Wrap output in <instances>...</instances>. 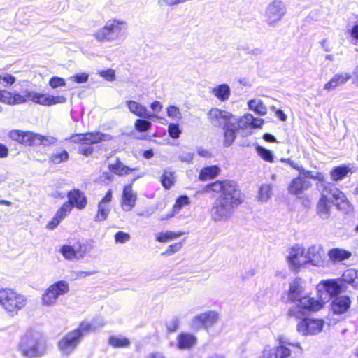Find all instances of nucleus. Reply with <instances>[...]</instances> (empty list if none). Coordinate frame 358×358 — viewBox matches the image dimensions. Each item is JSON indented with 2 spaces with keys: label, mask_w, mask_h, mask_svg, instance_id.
Segmentation results:
<instances>
[{
  "label": "nucleus",
  "mask_w": 358,
  "mask_h": 358,
  "mask_svg": "<svg viewBox=\"0 0 358 358\" xmlns=\"http://www.w3.org/2000/svg\"><path fill=\"white\" fill-rule=\"evenodd\" d=\"M210 92L220 101H224L229 99L231 90L227 84H221L211 89Z\"/></svg>",
  "instance_id": "nucleus-34"
},
{
  "label": "nucleus",
  "mask_w": 358,
  "mask_h": 358,
  "mask_svg": "<svg viewBox=\"0 0 358 358\" xmlns=\"http://www.w3.org/2000/svg\"><path fill=\"white\" fill-rule=\"evenodd\" d=\"M349 34L352 39L358 41V24H355L352 27L351 29L349 30Z\"/></svg>",
  "instance_id": "nucleus-62"
},
{
  "label": "nucleus",
  "mask_w": 358,
  "mask_h": 358,
  "mask_svg": "<svg viewBox=\"0 0 358 358\" xmlns=\"http://www.w3.org/2000/svg\"><path fill=\"white\" fill-rule=\"evenodd\" d=\"M138 200L137 192L134 189L131 183L125 185L122 188V192L120 196V207L124 212L132 210Z\"/></svg>",
  "instance_id": "nucleus-15"
},
{
  "label": "nucleus",
  "mask_w": 358,
  "mask_h": 358,
  "mask_svg": "<svg viewBox=\"0 0 358 358\" xmlns=\"http://www.w3.org/2000/svg\"><path fill=\"white\" fill-rule=\"evenodd\" d=\"M220 320V314L215 310H208L199 313L192 320V327L195 330H206L216 324Z\"/></svg>",
  "instance_id": "nucleus-11"
},
{
  "label": "nucleus",
  "mask_w": 358,
  "mask_h": 358,
  "mask_svg": "<svg viewBox=\"0 0 358 358\" xmlns=\"http://www.w3.org/2000/svg\"><path fill=\"white\" fill-rule=\"evenodd\" d=\"M343 280L354 287H358V271L355 269L347 270L343 275Z\"/></svg>",
  "instance_id": "nucleus-41"
},
{
  "label": "nucleus",
  "mask_w": 358,
  "mask_h": 358,
  "mask_svg": "<svg viewBox=\"0 0 358 358\" xmlns=\"http://www.w3.org/2000/svg\"><path fill=\"white\" fill-rule=\"evenodd\" d=\"M204 193L217 196L210 210L212 220L215 222L229 219L235 208L245 201L246 196L240 185L235 180L218 179L206 184L202 190Z\"/></svg>",
  "instance_id": "nucleus-1"
},
{
  "label": "nucleus",
  "mask_w": 358,
  "mask_h": 358,
  "mask_svg": "<svg viewBox=\"0 0 358 358\" xmlns=\"http://www.w3.org/2000/svg\"><path fill=\"white\" fill-rule=\"evenodd\" d=\"M8 136L12 141L25 147L50 146L57 141V139L51 136L20 129L10 130Z\"/></svg>",
  "instance_id": "nucleus-7"
},
{
  "label": "nucleus",
  "mask_w": 358,
  "mask_h": 358,
  "mask_svg": "<svg viewBox=\"0 0 358 358\" xmlns=\"http://www.w3.org/2000/svg\"><path fill=\"white\" fill-rule=\"evenodd\" d=\"M166 113L169 117L173 120L181 119V113L178 107L169 106L166 108Z\"/></svg>",
  "instance_id": "nucleus-50"
},
{
  "label": "nucleus",
  "mask_w": 358,
  "mask_h": 358,
  "mask_svg": "<svg viewBox=\"0 0 358 358\" xmlns=\"http://www.w3.org/2000/svg\"><path fill=\"white\" fill-rule=\"evenodd\" d=\"M285 14V8L281 1H273L266 9V17L268 24H273L282 19Z\"/></svg>",
  "instance_id": "nucleus-18"
},
{
  "label": "nucleus",
  "mask_w": 358,
  "mask_h": 358,
  "mask_svg": "<svg viewBox=\"0 0 358 358\" xmlns=\"http://www.w3.org/2000/svg\"><path fill=\"white\" fill-rule=\"evenodd\" d=\"M352 78L350 73H345L344 74H335L324 85V89L330 91L341 85L345 84Z\"/></svg>",
  "instance_id": "nucleus-30"
},
{
  "label": "nucleus",
  "mask_w": 358,
  "mask_h": 358,
  "mask_svg": "<svg viewBox=\"0 0 358 358\" xmlns=\"http://www.w3.org/2000/svg\"><path fill=\"white\" fill-rule=\"evenodd\" d=\"M248 108L259 115L264 116L267 113V108L260 99H253L248 101Z\"/></svg>",
  "instance_id": "nucleus-37"
},
{
  "label": "nucleus",
  "mask_w": 358,
  "mask_h": 358,
  "mask_svg": "<svg viewBox=\"0 0 358 358\" xmlns=\"http://www.w3.org/2000/svg\"><path fill=\"white\" fill-rule=\"evenodd\" d=\"M94 330L92 324L81 322L77 327L67 331L57 343V348L62 355H70L78 346L83 338Z\"/></svg>",
  "instance_id": "nucleus-4"
},
{
  "label": "nucleus",
  "mask_w": 358,
  "mask_h": 358,
  "mask_svg": "<svg viewBox=\"0 0 358 358\" xmlns=\"http://www.w3.org/2000/svg\"><path fill=\"white\" fill-rule=\"evenodd\" d=\"M49 85L50 86L53 88V89H55L57 87H64L66 85V81L64 78H61V77H58V76H52L50 80H49Z\"/></svg>",
  "instance_id": "nucleus-52"
},
{
  "label": "nucleus",
  "mask_w": 358,
  "mask_h": 358,
  "mask_svg": "<svg viewBox=\"0 0 358 358\" xmlns=\"http://www.w3.org/2000/svg\"><path fill=\"white\" fill-rule=\"evenodd\" d=\"M264 122V121L263 119L255 117L252 115L251 129H253L262 128Z\"/></svg>",
  "instance_id": "nucleus-61"
},
{
  "label": "nucleus",
  "mask_w": 358,
  "mask_h": 358,
  "mask_svg": "<svg viewBox=\"0 0 358 358\" xmlns=\"http://www.w3.org/2000/svg\"><path fill=\"white\" fill-rule=\"evenodd\" d=\"M351 173H352V169L348 165L342 164L334 166L329 173L331 180L334 182H337L342 180Z\"/></svg>",
  "instance_id": "nucleus-31"
},
{
  "label": "nucleus",
  "mask_w": 358,
  "mask_h": 358,
  "mask_svg": "<svg viewBox=\"0 0 358 358\" xmlns=\"http://www.w3.org/2000/svg\"><path fill=\"white\" fill-rule=\"evenodd\" d=\"M63 220L55 213L53 217L46 224V229L53 230L56 228Z\"/></svg>",
  "instance_id": "nucleus-55"
},
{
  "label": "nucleus",
  "mask_w": 358,
  "mask_h": 358,
  "mask_svg": "<svg viewBox=\"0 0 358 358\" xmlns=\"http://www.w3.org/2000/svg\"><path fill=\"white\" fill-rule=\"evenodd\" d=\"M305 256V251L303 248L293 247L292 248L289 255L287 257V260L294 268H299L306 264L305 261H301V259Z\"/></svg>",
  "instance_id": "nucleus-26"
},
{
  "label": "nucleus",
  "mask_w": 358,
  "mask_h": 358,
  "mask_svg": "<svg viewBox=\"0 0 358 358\" xmlns=\"http://www.w3.org/2000/svg\"><path fill=\"white\" fill-rule=\"evenodd\" d=\"M113 199V191L111 189H108L103 197L101 199L99 203L102 205H108Z\"/></svg>",
  "instance_id": "nucleus-59"
},
{
  "label": "nucleus",
  "mask_w": 358,
  "mask_h": 358,
  "mask_svg": "<svg viewBox=\"0 0 358 358\" xmlns=\"http://www.w3.org/2000/svg\"><path fill=\"white\" fill-rule=\"evenodd\" d=\"M346 201L344 193L331 182L322 185L320 196L316 206L319 215L328 217L333 204L338 206Z\"/></svg>",
  "instance_id": "nucleus-5"
},
{
  "label": "nucleus",
  "mask_w": 358,
  "mask_h": 358,
  "mask_svg": "<svg viewBox=\"0 0 358 358\" xmlns=\"http://www.w3.org/2000/svg\"><path fill=\"white\" fill-rule=\"evenodd\" d=\"M291 350L285 344L280 343L275 347L266 345L261 352L259 358H289Z\"/></svg>",
  "instance_id": "nucleus-19"
},
{
  "label": "nucleus",
  "mask_w": 358,
  "mask_h": 358,
  "mask_svg": "<svg viewBox=\"0 0 358 358\" xmlns=\"http://www.w3.org/2000/svg\"><path fill=\"white\" fill-rule=\"evenodd\" d=\"M301 175H302L303 177L306 179L310 178L314 180H317L321 183H324L325 182V176L323 173L317 171L315 173H313L311 171L306 170L303 169V171L302 172H299Z\"/></svg>",
  "instance_id": "nucleus-43"
},
{
  "label": "nucleus",
  "mask_w": 358,
  "mask_h": 358,
  "mask_svg": "<svg viewBox=\"0 0 358 358\" xmlns=\"http://www.w3.org/2000/svg\"><path fill=\"white\" fill-rule=\"evenodd\" d=\"M8 148L5 145L0 143V158H5L8 156Z\"/></svg>",
  "instance_id": "nucleus-64"
},
{
  "label": "nucleus",
  "mask_w": 358,
  "mask_h": 358,
  "mask_svg": "<svg viewBox=\"0 0 358 358\" xmlns=\"http://www.w3.org/2000/svg\"><path fill=\"white\" fill-rule=\"evenodd\" d=\"M224 139L223 143L225 146H230L236 138V131L239 130L236 123L230 120L226 122L223 126Z\"/></svg>",
  "instance_id": "nucleus-27"
},
{
  "label": "nucleus",
  "mask_w": 358,
  "mask_h": 358,
  "mask_svg": "<svg viewBox=\"0 0 358 358\" xmlns=\"http://www.w3.org/2000/svg\"><path fill=\"white\" fill-rule=\"evenodd\" d=\"M16 78L13 75L6 73L4 75H0V85L6 84L11 85L15 83Z\"/></svg>",
  "instance_id": "nucleus-56"
},
{
  "label": "nucleus",
  "mask_w": 358,
  "mask_h": 358,
  "mask_svg": "<svg viewBox=\"0 0 358 358\" xmlns=\"http://www.w3.org/2000/svg\"><path fill=\"white\" fill-rule=\"evenodd\" d=\"M168 133L171 138L173 139L178 138L182 133L181 129L179 128L178 124L170 123L168 126Z\"/></svg>",
  "instance_id": "nucleus-49"
},
{
  "label": "nucleus",
  "mask_w": 358,
  "mask_h": 358,
  "mask_svg": "<svg viewBox=\"0 0 358 358\" xmlns=\"http://www.w3.org/2000/svg\"><path fill=\"white\" fill-rule=\"evenodd\" d=\"M302 287L299 282L294 281L289 285L287 296L290 302L295 306L289 308L287 316L300 319L310 312H316L323 307L322 301L310 297L308 295L301 296Z\"/></svg>",
  "instance_id": "nucleus-2"
},
{
  "label": "nucleus",
  "mask_w": 358,
  "mask_h": 358,
  "mask_svg": "<svg viewBox=\"0 0 358 358\" xmlns=\"http://www.w3.org/2000/svg\"><path fill=\"white\" fill-rule=\"evenodd\" d=\"M160 182L165 189H170L176 182L175 173L165 169L160 177Z\"/></svg>",
  "instance_id": "nucleus-35"
},
{
  "label": "nucleus",
  "mask_w": 358,
  "mask_h": 358,
  "mask_svg": "<svg viewBox=\"0 0 358 358\" xmlns=\"http://www.w3.org/2000/svg\"><path fill=\"white\" fill-rule=\"evenodd\" d=\"M69 291V286L66 281H57L44 291L41 296V303L44 306H52L56 303L59 296L64 295Z\"/></svg>",
  "instance_id": "nucleus-10"
},
{
  "label": "nucleus",
  "mask_w": 358,
  "mask_h": 358,
  "mask_svg": "<svg viewBox=\"0 0 358 358\" xmlns=\"http://www.w3.org/2000/svg\"><path fill=\"white\" fill-rule=\"evenodd\" d=\"M29 90H26L23 94L17 92H10L6 90H0V101L3 103L14 106L26 103L29 101Z\"/></svg>",
  "instance_id": "nucleus-17"
},
{
  "label": "nucleus",
  "mask_w": 358,
  "mask_h": 358,
  "mask_svg": "<svg viewBox=\"0 0 358 358\" xmlns=\"http://www.w3.org/2000/svg\"><path fill=\"white\" fill-rule=\"evenodd\" d=\"M189 199L187 195H180L178 196L172 207V215L178 213L182 209V208L189 205Z\"/></svg>",
  "instance_id": "nucleus-42"
},
{
  "label": "nucleus",
  "mask_w": 358,
  "mask_h": 358,
  "mask_svg": "<svg viewBox=\"0 0 358 358\" xmlns=\"http://www.w3.org/2000/svg\"><path fill=\"white\" fill-rule=\"evenodd\" d=\"M306 257V263H310L315 266H324L326 264L325 255L322 250L313 245L308 248Z\"/></svg>",
  "instance_id": "nucleus-21"
},
{
  "label": "nucleus",
  "mask_w": 358,
  "mask_h": 358,
  "mask_svg": "<svg viewBox=\"0 0 358 358\" xmlns=\"http://www.w3.org/2000/svg\"><path fill=\"white\" fill-rule=\"evenodd\" d=\"M232 117L233 115L231 113L217 108H211L207 113L208 121L212 124L218 125H220L222 122L224 124L226 122L231 120Z\"/></svg>",
  "instance_id": "nucleus-22"
},
{
  "label": "nucleus",
  "mask_w": 358,
  "mask_h": 358,
  "mask_svg": "<svg viewBox=\"0 0 358 358\" xmlns=\"http://www.w3.org/2000/svg\"><path fill=\"white\" fill-rule=\"evenodd\" d=\"M88 251V245L81 241H77L73 245H63L60 248L61 254L67 260L82 258Z\"/></svg>",
  "instance_id": "nucleus-13"
},
{
  "label": "nucleus",
  "mask_w": 358,
  "mask_h": 358,
  "mask_svg": "<svg viewBox=\"0 0 358 358\" xmlns=\"http://www.w3.org/2000/svg\"><path fill=\"white\" fill-rule=\"evenodd\" d=\"M182 246V241L169 245L166 250L162 253L163 255L171 256L178 252Z\"/></svg>",
  "instance_id": "nucleus-48"
},
{
  "label": "nucleus",
  "mask_w": 358,
  "mask_h": 358,
  "mask_svg": "<svg viewBox=\"0 0 358 358\" xmlns=\"http://www.w3.org/2000/svg\"><path fill=\"white\" fill-rule=\"evenodd\" d=\"M125 22L120 20L113 19L94 34V37L99 42L110 41L116 38L120 33Z\"/></svg>",
  "instance_id": "nucleus-9"
},
{
  "label": "nucleus",
  "mask_w": 358,
  "mask_h": 358,
  "mask_svg": "<svg viewBox=\"0 0 358 358\" xmlns=\"http://www.w3.org/2000/svg\"><path fill=\"white\" fill-rule=\"evenodd\" d=\"M271 190L270 185H263L259 189V196L262 199H268Z\"/></svg>",
  "instance_id": "nucleus-60"
},
{
  "label": "nucleus",
  "mask_w": 358,
  "mask_h": 358,
  "mask_svg": "<svg viewBox=\"0 0 358 358\" xmlns=\"http://www.w3.org/2000/svg\"><path fill=\"white\" fill-rule=\"evenodd\" d=\"M66 201L73 208L84 210L87 205V197L85 192L78 188H73L66 193Z\"/></svg>",
  "instance_id": "nucleus-20"
},
{
  "label": "nucleus",
  "mask_w": 358,
  "mask_h": 358,
  "mask_svg": "<svg viewBox=\"0 0 358 358\" xmlns=\"http://www.w3.org/2000/svg\"><path fill=\"white\" fill-rule=\"evenodd\" d=\"M280 161L283 163L287 164L292 168L299 172H302L303 171V167L302 166L298 165L294 160L290 158H282L280 159Z\"/></svg>",
  "instance_id": "nucleus-57"
},
{
  "label": "nucleus",
  "mask_w": 358,
  "mask_h": 358,
  "mask_svg": "<svg viewBox=\"0 0 358 358\" xmlns=\"http://www.w3.org/2000/svg\"><path fill=\"white\" fill-rule=\"evenodd\" d=\"M185 234V232L182 231H166L164 232H160L157 234L156 236V241H157L159 243H166L171 241H173L174 239H176L182 235Z\"/></svg>",
  "instance_id": "nucleus-36"
},
{
  "label": "nucleus",
  "mask_w": 358,
  "mask_h": 358,
  "mask_svg": "<svg viewBox=\"0 0 358 358\" xmlns=\"http://www.w3.org/2000/svg\"><path fill=\"white\" fill-rule=\"evenodd\" d=\"M325 292L329 294V298L338 296L342 292V286L336 279H329L322 282Z\"/></svg>",
  "instance_id": "nucleus-33"
},
{
  "label": "nucleus",
  "mask_w": 358,
  "mask_h": 358,
  "mask_svg": "<svg viewBox=\"0 0 358 358\" xmlns=\"http://www.w3.org/2000/svg\"><path fill=\"white\" fill-rule=\"evenodd\" d=\"M17 350L24 358H41L47 352V339L41 333L28 329L21 335Z\"/></svg>",
  "instance_id": "nucleus-3"
},
{
  "label": "nucleus",
  "mask_w": 358,
  "mask_h": 358,
  "mask_svg": "<svg viewBox=\"0 0 358 358\" xmlns=\"http://www.w3.org/2000/svg\"><path fill=\"white\" fill-rule=\"evenodd\" d=\"M29 101L44 106H50L64 103L66 98L64 96H52L43 93L29 91Z\"/></svg>",
  "instance_id": "nucleus-14"
},
{
  "label": "nucleus",
  "mask_w": 358,
  "mask_h": 358,
  "mask_svg": "<svg viewBox=\"0 0 358 358\" xmlns=\"http://www.w3.org/2000/svg\"><path fill=\"white\" fill-rule=\"evenodd\" d=\"M324 322L322 319L304 317L296 324V330L303 336H314L322 331Z\"/></svg>",
  "instance_id": "nucleus-12"
},
{
  "label": "nucleus",
  "mask_w": 358,
  "mask_h": 358,
  "mask_svg": "<svg viewBox=\"0 0 358 358\" xmlns=\"http://www.w3.org/2000/svg\"><path fill=\"white\" fill-rule=\"evenodd\" d=\"M115 243H124L130 239V235L124 231H119L115 234Z\"/></svg>",
  "instance_id": "nucleus-54"
},
{
  "label": "nucleus",
  "mask_w": 358,
  "mask_h": 358,
  "mask_svg": "<svg viewBox=\"0 0 358 358\" xmlns=\"http://www.w3.org/2000/svg\"><path fill=\"white\" fill-rule=\"evenodd\" d=\"M178 325H179V322L177 318H174L169 322H167L166 324V328L167 332L168 333L175 332L178 329Z\"/></svg>",
  "instance_id": "nucleus-58"
},
{
  "label": "nucleus",
  "mask_w": 358,
  "mask_h": 358,
  "mask_svg": "<svg viewBox=\"0 0 358 358\" xmlns=\"http://www.w3.org/2000/svg\"><path fill=\"white\" fill-rule=\"evenodd\" d=\"M73 208L67 202H64L62 206L57 210L56 214L58 215L62 220L66 217L72 211Z\"/></svg>",
  "instance_id": "nucleus-47"
},
{
  "label": "nucleus",
  "mask_w": 358,
  "mask_h": 358,
  "mask_svg": "<svg viewBox=\"0 0 358 358\" xmlns=\"http://www.w3.org/2000/svg\"><path fill=\"white\" fill-rule=\"evenodd\" d=\"M26 298L12 289H0V305L10 315H15L26 305Z\"/></svg>",
  "instance_id": "nucleus-8"
},
{
  "label": "nucleus",
  "mask_w": 358,
  "mask_h": 358,
  "mask_svg": "<svg viewBox=\"0 0 358 358\" xmlns=\"http://www.w3.org/2000/svg\"><path fill=\"white\" fill-rule=\"evenodd\" d=\"M152 124L150 122L143 120L137 119L134 122V128L138 132H145L150 129Z\"/></svg>",
  "instance_id": "nucleus-45"
},
{
  "label": "nucleus",
  "mask_w": 358,
  "mask_h": 358,
  "mask_svg": "<svg viewBox=\"0 0 358 358\" xmlns=\"http://www.w3.org/2000/svg\"><path fill=\"white\" fill-rule=\"evenodd\" d=\"M162 105L161 104V103L159 101H154L151 104H150V108L154 111V112H157V113H159L162 110Z\"/></svg>",
  "instance_id": "nucleus-63"
},
{
  "label": "nucleus",
  "mask_w": 358,
  "mask_h": 358,
  "mask_svg": "<svg viewBox=\"0 0 358 358\" xmlns=\"http://www.w3.org/2000/svg\"><path fill=\"white\" fill-rule=\"evenodd\" d=\"M108 170L113 174L122 177L130 174L131 173L138 171V167H129L124 165L120 158H117L114 163L110 164L108 166Z\"/></svg>",
  "instance_id": "nucleus-24"
},
{
  "label": "nucleus",
  "mask_w": 358,
  "mask_h": 358,
  "mask_svg": "<svg viewBox=\"0 0 358 358\" xmlns=\"http://www.w3.org/2000/svg\"><path fill=\"white\" fill-rule=\"evenodd\" d=\"M197 341L196 337L191 333L181 332L177 336V347L180 350L193 348Z\"/></svg>",
  "instance_id": "nucleus-25"
},
{
  "label": "nucleus",
  "mask_w": 358,
  "mask_h": 358,
  "mask_svg": "<svg viewBox=\"0 0 358 358\" xmlns=\"http://www.w3.org/2000/svg\"><path fill=\"white\" fill-rule=\"evenodd\" d=\"M129 110L136 116L143 118H150L152 115L148 113L147 108L136 101H126Z\"/></svg>",
  "instance_id": "nucleus-32"
},
{
  "label": "nucleus",
  "mask_w": 358,
  "mask_h": 358,
  "mask_svg": "<svg viewBox=\"0 0 358 358\" xmlns=\"http://www.w3.org/2000/svg\"><path fill=\"white\" fill-rule=\"evenodd\" d=\"M312 187L311 182L307 180L299 174L293 178L287 185V189L290 195L301 198L304 192Z\"/></svg>",
  "instance_id": "nucleus-16"
},
{
  "label": "nucleus",
  "mask_w": 358,
  "mask_h": 358,
  "mask_svg": "<svg viewBox=\"0 0 358 358\" xmlns=\"http://www.w3.org/2000/svg\"><path fill=\"white\" fill-rule=\"evenodd\" d=\"M351 300L348 296H336L331 303V309L334 314L342 315L350 308Z\"/></svg>",
  "instance_id": "nucleus-23"
},
{
  "label": "nucleus",
  "mask_w": 358,
  "mask_h": 358,
  "mask_svg": "<svg viewBox=\"0 0 358 358\" xmlns=\"http://www.w3.org/2000/svg\"><path fill=\"white\" fill-rule=\"evenodd\" d=\"M257 152L259 156L266 162L272 163L274 161V157L273 152L262 146H258L257 148Z\"/></svg>",
  "instance_id": "nucleus-46"
},
{
  "label": "nucleus",
  "mask_w": 358,
  "mask_h": 358,
  "mask_svg": "<svg viewBox=\"0 0 358 358\" xmlns=\"http://www.w3.org/2000/svg\"><path fill=\"white\" fill-rule=\"evenodd\" d=\"M110 208L109 205H102L98 203L97 210L94 216V221L97 222L105 221L110 213Z\"/></svg>",
  "instance_id": "nucleus-39"
},
{
  "label": "nucleus",
  "mask_w": 358,
  "mask_h": 358,
  "mask_svg": "<svg viewBox=\"0 0 358 358\" xmlns=\"http://www.w3.org/2000/svg\"><path fill=\"white\" fill-rule=\"evenodd\" d=\"M220 172L221 170L217 165L205 166L199 171L198 179L202 182L213 180L217 177Z\"/></svg>",
  "instance_id": "nucleus-28"
},
{
  "label": "nucleus",
  "mask_w": 358,
  "mask_h": 358,
  "mask_svg": "<svg viewBox=\"0 0 358 358\" xmlns=\"http://www.w3.org/2000/svg\"><path fill=\"white\" fill-rule=\"evenodd\" d=\"M69 139L74 143L80 145L78 152L83 157H90L94 153V144L109 141L112 139L110 134L100 131L78 133L72 134Z\"/></svg>",
  "instance_id": "nucleus-6"
},
{
  "label": "nucleus",
  "mask_w": 358,
  "mask_h": 358,
  "mask_svg": "<svg viewBox=\"0 0 358 358\" xmlns=\"http://www.w3.org/2000/svg\"><path fill=\"white\" fill-rule=\"evenodd\" d=\"M70 80L76 83H86L89 79V74L85 72L78 73L71 76Z\"/></svg>",
  "instance_id": "nucleus-51"
},
{
  "label": "nucleus",
  "mask_w": 358,
  "mask_h": 358,
  "mask_svg": "<svg viewBox=\"0 0 358 358\" xmlns=\"http://www.w3.org/2000/svg\"><path fill=\"white\" fill-rule=\"evenodd\" d=\"M108 344L115 348H127L130 345V340L126 337H118V336H110L108 341Z\"/></svg>",
  "instance_id": "nucleus-38"
},
{
  "label": "nucleus",
  "mask_w": 358,
  "mask_h": 358,
  "mask_svg": "<svg viewBox=\"0 0 358 358\" xmlns=\"http://www.w3.org/2000/svg\"><path fill=\"white\" fill-rule=\"evenodd\" d=\"M99 75L108 81H113L115 80V71L112 69L102 70L99 72Z\"/></svg>",
  "instance_id": "nucleus-53"
},
{
  "label": "nucleus",
  "mask_w": 358,
  "mask_h": 358,
  "mask_svg": "<svg viewBox=\"0 0 358 358\" xmlns=\"http://www.w3.org/2000/svg\"><path fill=\"white\" fill-rule=\"evenodd\" d=\"M69 159V154L66 150H62L60 152L52 154L49 158L48 162L52 164H58L64 163Z\"/></svg>",
  "instance_id": "nucleus-40"
},
{
  "label": "nucleus",
  "mask_w": 358,
  "mask_h": 358,
  "mask_svg": "<svg viewBox=\"0 0 358 358\" xmlns=\"http://www.w3.org/2000/svg\"><path fill=\"white\" fill-rule=\"evenodd\" d=\"M327 255L332 262L337 263L348 259L352 256V252L343 248H334L330 249Z\"/></svg>",
  "instance_id": "nucleus-29"
},
{
  "label": "nucleus",
  "mask_w": 358,
  "mask_h": 358,
  "mask_svg": "<svg viewBox=\"0 0 358 358\" xmlns=\"http://www.w3.org/2000/svg\"><path fill=\"white\" fill-rule=\"evenodd\" d=\"M252 114H245L238 118L237 122V127L239 130H246L251 129Z\"/></svg>",
  "instance_id": "nucleus-44"
}]
</instances>
